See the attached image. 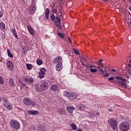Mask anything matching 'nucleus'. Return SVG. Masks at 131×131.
<instances>
[{
  "instance_id": "obj_9",
  "label": "nucleus",
  "mask_w": 131,
  "mask_h": 131,
  "mask_svg": "<svg viewBox=\"0 0 131 131\" xmlns=\"http://www.w3.org/2000/svg\"><path fill=\"white\" fill-rule=\"evenodd\" d=\"M7 67L8 69H9V70H10V71H12V70L14 69V64H13V62L11 61H7Z\"/></svg>"
},
{
  "instance_id": "obj_30",
  "label": "nucleus",
  "mask_w": 131,
  "mask_h": 131,
  "mask_svg": "<svg viewBox=\"0 0 131 131\" xmlns=\"http://www.w3.org/2000/svg\"><path fill=\"white\" fill-rule=\"evenodd\" d=\"M97 69L98 70V72H100L101 74H102V75H104V72H106V70L103 71L101 67H98Z\"/></svg>"
},
{
  "instance_id": "obj_26",
  "label": "nucleus",
  "mask_w": 131,
  "mask_h": 131,
  "mask_svg": "<svg viewBox=\"0 0 131 131\" xmlns=\"http://www.w3.org/2000/svg\"><path fill=\"white\" fill-rule=\"evenodd\" d=\"M54 7H55V5L51 6V8L52 9V10H51V12H52V13H53L54 14H57V9L54 8Z\"/></svg>"
},
{
  "instance_id": "obj_12",
  "label": "nucleus",
  "mask_w": 131,
  "mask_h": 131,
  "mask_svg": "<svg viewBox=\"0 0 131 131\" xmlns=\"http://www.w3.org/2000/svg\"><path fill=\"white\" fill-rule=\"evenodd\" d=\"M25 82L28 83V84H32L33 83V78L26 77L24 78Z\"/></svg>"
},
{
  "instance_id": "obj_33",
  "label": "nucleus",
  "mask_w": 131,
  "mask_h": 131,
  "mask_svg": "<svg viewBox=\"0 0 131 131\" xmlns=\"http://www.w3.org/2000/svg\"><path fill=\"white\" fill-rule=\"evenodd\" d=\"M55 26L56 27H58V28H61V23L59 22L55 21Z\"/></svg>"
},
{
  "instance_id": "obj_54",
  "label": "nucleus",
  "mask_w": 131,
  "mask_h": 131,
  "mask_svg": "<svg viewBox=\"0 0 131 131\" xmlns=\"http://www.w3.org/2000/svg\"><path fill=\"white\" fill-rule=\"evenodd\" d=\"M76 131H82V129L79 128Z\"/></svg>"
},
{
  "instance_id": "obj_51",
  "label": "nucleus",
  "mask_w": 131,
  "mask_h": 131,
  "mask_svg": "<svg viewBox=\"0 0 131 131\" xmlns=\"http://www.w3.org/2000/svg\"><path fill=\"white\" fill-rule=\"evenodd\" d=\"M112 71H113V72H116V70L114 69H112Z\"/></svg>"
},
{
  "instance_id": "obj_39",
  "label": "nucleus",
  "mask_w": 131,
  "mask_h": 131,
  "mask_svg": "<svg viewBox=\"0 0 131 131\" xmlns=\"http://www.w3.org/2000/svg\"><path fill=\"white\" fill-rule=\"evenodd\" d=\"M114 79H115V78L111 77L108 78V80L110 81V82H114L113 80H114Z\"/></svg>"
},
{
  "instance_id": "obj_56",
  "label": "nucleus",
  "mask_w": 131,
  "mask_h": 131,
  "mask_svg": "<svg viewBox=\"0 0 131 131\" xmlns=\"http://www.w3.org/2000/svg\"><path fill=\"white\" fill-rule=\"evenodd\" d=\"M128 9H129V11H130V12H131V7H129Z\"/></svg>"
},
{
  "instance_id": "obj_59",
  "label": "nucleus",
  "mask_w": 131,
  "mask_h": 131,
  "mask_svg": "<svg viewBox=\"0 0 131 131\" xmlns=\"http://www.w3.org/2000/svg\"><path fill=\"white\" fill-rule=\"evenodd\" d=\"M104 2H108V1H109V0H104Z\"/></svg>"
},
{
  "instance_id": "obj_32",
  "label": "nucleus",
  "mask_w": 131,
  "mask_h": 131,
  "mask_svg": "<svg viewBox=\"0 0 131 131\" xmlns=\"http://www.w3.org/2000/svg\"><path fill=\"white\" fill-rule=\"evenodd\" d=\"M9 83H10V85H12V86H13L14 83V79L10 78L9 79Z\"/></svg>"
},
{
  "instance_id": "obj_1",
  "label": "nucleus",
  "mask_w": 131,
  "mask_h": 131,
  "mask_svg": "<svg viewBox=\"0 0 131 131\" xmlns=\"http://www.w3.org/2000/svg\"><path fill=\"white\" fill-rule=\"evenodd\" d=\"M116 79H118V80L121 81H117V83L120 88H124L126 89L127 88V85L124 82H126V79L125 78H123L120 76H116Z\"/></svg>"
},
{
  "instance_id": "obj_61",
  "label": "nucleus",
  "mask_w": 131,
  "mask_h": 131,
  "mask_svg": "<svg viewBox=\"0 0 131 131\" xmlns=\"http://www.w3.org/2000/svg\"><path fill=\"white\" fill-rule=\"evenodd\" d=\"M130 25H131V19H130Z\"/></svg>"
},
{
  "instance_id": "obj_5",
  "label": "nucleus",
  "mask_w": 131,
  "mask_h": 131,
  "mask_svg": "<svg viewBox=\"0 0 131 131\" xmlns=\"http://www.w3.org/2000/svg\"><path fill=\"white\" fill-rule=\"evenodd\" d=\"M10 125L12 128H14L16 130L20 129V123L15 120H12L10 121Z\"/></svg>"
},
{
  "instance_id": "obj_27",
  "label": "nucleus",
  "mask_w": 131,
  "mask_h": 131,
  "mask_svg": "<svg viewBox=\"0 0 131 131\" xmlns=\"http://www.w3.org/2000/svg\"><path fill=\"white\" fill-rule=\"evenodd\" d=\"M42 63L43 61L42 60L39 59H37L36 60V64L38 66H40V65H42Z\"/></svg>"
},
{
  "instance_id": "obj_10",
  "label": "nucleus",
  "mask_w": 131,
  "mask_h": 131,
  "mask_svg": "<svg viewBox=\"0 0 131 131\" xmlns=\"http://www.w3.org/2000/svg\"><path fill=\"white\" fill-rule=\"evenodd\" d=\"M24 103L27 106H30L31 105V100L28 97H26L24 99Z\"/></svg>"
},
{
  "instance_id": "obj_36",
  "label": "nucleus",
  "mask_w": 131,
  "mask_h": 131,
  "mask_svg": "<svg viewBox=\"0 0 131 131\" xmlns=\"http://www.w3.org/2000/svg\"><path fill=\"white\" fill-rule=\"evenodd\" d=\"M3 101H4V103L3 105H5V104H6L7 103L9 102V101H8V99H7V98L3 97L2 98Z\"/></svg>"
},
{
  "instance_id": "obj_28",
  "label": "nucleus",
  "mask_w": 131,
  "mask_h": 131,
  "mask_svg": "<svg viewBox=\"0 0 131 131\" xmlns=\"http://www.w3.org/2000/svg\"><path fill=\"white\" fill-rule=\"evenodd\" d=\"M71 126L73 130H76V129H77V126H76V125L73 123L71 124Z\"/></svg>"
},
{
  "instance_id": "obj_60",
  "label": "nucleus",
  "mask_w": 131,
  "mask_h": 131,
  "mask_svg": "<svg viewBox=\"0 0 131 131\" xmlns=\"http://www.w3.org/2000/svg\"><path fill=\"white\" fill-rule=\"evenodd\" d=\"M0 102H2V98L0 97Z\"/></svg>"
},
{
  "instance_id": "obj_20",
  "label": "nucleus",
  "mask_w": 131,
  "mask_h": 131,
  "mask_svg": "<svg viewBox=\"0 0 131 131\" xmlns=\"http://www.w3.org/2000/svg\"><path fill=\"white\" fill-rule=\"evenodd\" d=\"M28 113L30 115H37L38 112L37 111H28Z\"/></svg>"
},
{
  "instance_id": "obj_4",
  "label": "nucleus",
  "mask_w": 131,
  "mask_h": 131,
  "mask_svg": "<svg viewBox=\"0 0 131 131\" xmlns=\"http://www.w3.org/2000/svg\"><path fill=\"white\" fill-rule=\"evenodd\" d=\"M108 123L112 126L114 130L117 128V121L115 118H110L108 120Z\"/></svg>"
},
{
  "instance_id": "obj_44",
  "label": "nucleus",
  "mask_w": 131,
  "mask_h": 131,
  "mask_svg": "<svg viewBox=\"0 0 131 131\" xmlns=\"http://www.w3.org/2000/svg\"><path fill=\"white\" fill-rule=\"evenodd\" d=\"M86 67H87V68H92V67H93V66H92V65L87 64H85Z\"/></svg>"
},
{
  "instance_id": "obj_52",
  "label": "nucleus",
  "mask_w": 131,
  "mask_h": 131,
  "mask_svg": "<svg viewBox=\"0 0 131 131\" xmlns=\"http://www.w3.org/2000/svg\"><path fill=\"white\" fill-rule=\"evenodd\" d=\"M108 111L110 112H112V111H113V110H112V108H110V109H108Z\"/></svg>"
},
{
  "instance_id": "obj_8",
  "label": "nucleus",
  "mask_w": 131,
  "mask_h": 131,
  "mask_svg": "<svg viewBox=\"0 0 131 131\" xmlns=\"http://www.w3.org/2000/svg\"><path fill=\"white\" fill-rule=\"evenodd\" d=\"M38 75L39 78H43L46 75V69L45 68H42L40 69V71L38 73Z\"/></svg>"
},
{
  "instance_id": "obj_57",
  "label": "nucleus",
  "mask_w": 131,
  "mask_h": 131,
  "mask_svg": "<svg viewBox=\"0 0 131 131\" xmlns=\"http://www.w3.org/2000/svg\"><path fill=\"white\" fill-rule=\"evenodd\" d=\"M61 16H62V12L60 13V17H61Z\"/></svg>"
},
{
  "instance_id": "obj_21",
  "label": "nucleus",
  "mask_w": 131,
  "mask_h": 131,
  "mask_svg": "<svg viewBox=\"0 0 131 131\" xmlns=\"http://www.w3.org/2000/svg\"><path fill=\"white\" fill-rule=\"evenodd\" d=\"M11 32L12 33L13 36H14V37H15V38H18V35H17V32L16 31V30L15 29H12Z\"/></svg>"
},
{
  "instance_id": "obj_34",
  "label": "nucleus",
  "mask_w": 131,
  "mask_h": 131,
  "mask_svg": "<svg viewBox=\"0 0 131 131\" xmlns=\"http://www.w3.org/2000/svg\"><path fill=\"white\" fill-rule=\"evenodd\" d=\"M128 67H129L128 68V74H129V75H131V64H127Z\"/></svg>"
},
{
  "instance_id": "obj_6",
  "label": "nucleus",
  "mask_w": 131,
  "mask_h": 131,
  "mask_svg": "<svg viewBox=\"0 0 131 131\" xmlns=\"http://www.w3.org/2000/svg\"><path fill=\"white\" fill-rule=\"evenodd\" d=\"M66 96L68 97V100L71 102H72L73 100H75L77 98L76 94L73 93L66 92Z\"/></svg>"
},
{
  "instance_id": "obj_55",
  "label": "nucleus",
  "mask_w": 131,
  "mask_h": 131,
  "mask_svg": "<svg viewBox=\"0 0 131 131\" xmlns=\"http://www.w3.org/2000/svg\"><path fill=\"white\" fill-rule=\"evenodd\" d=\"M129 63H128V64H131V59L129 60Z\"/></svg>"
},
{
  "instance_id": "obj_13",
  "label": "nucleus",
  "mask_w": 131,
  "mask_h": 131,
  "mask_svg": "<svg viewBox=\"0 0 131 131\" xmlns=\"http://www.w3.org/2000/svg\"><path fill=\"white\" fill-rule=\"evenodd\" d=\"M3 106L5 107V108H7V109H8L9 110H12V109H13V105L9 103V102L3 104Z\"/></svg>"
},
{
  "instance_id": "obj_24",
  "label": "nucleus",
  "mask_w": 131,
  "mask_h": 131,
  "mask_svg": "<svg viewBox=\"0 0 131 131\" xmlns=\"http://www.w3.org/2000/svg\"><path fill=\"white\" fill-rule=\"evenodd\" d=\"M58 112L59 115H65V110L63 108L60 109Z\"/></svg>"
},
{
  "instance_id": "obj_14",
  "label": "nucleus",
  "mask_w": 131,
  "mask_h": 131,
  "mask_svg": "<svg viewBox=\"0 0 131 131\" xmlns=\"http://www.w3.org/2000/svg\"><path fill=\"white\" fill-rule=\"evenodd\" d=\"M41 86L43 89V91H45V90H47L49 88V83L46 81H43L41 84Z\"/></svg>"
},
{
  "instance_id": "obj_62",
  "label": "nucleus",
  "mask_w": 131,
  "mask_h": 131,
  "mask_svg": "<svg viewBox=\"0 0 131 131\" xmlns=\"http://www.w3.org/2000/svg\"><path fill=\"white\" fill-rule=\"evenodd\" d=\"M82 65H83V63L82 62Z\"/></svg>"
},
{
  "instance_id": "obj_15",
  "label": "nucleus",
  "mask_w": 131,
  "mask_h": 131,
  "mask_svg": "<svg viewBox=\"0 0 131 131\" xmlns=\"http://www.w3.org/2000/svg\"><path fill=\"white\" fill-rule=\"evenodd\" d=\"M27 27L30 34H31V35H34L35 33H34V30H33V28L31 27L30 25H28Z\"/></svg>"
},
{
  "instance_id": "obj_42",
  "label": "nucleus",
  "mask_w": 131,
  "mask_h": 131,
  "mask_svg": "<svg viewBox=\"0 0 131 131\" xmlns=\"http://www.w3.org/2000/svg\"><path fill=\"white\" fill-rule=\"evenodd\" d=\"M75 54H76V55H79V52H78V51H77V50L74 49L73 50Z\"/></svg>"
},
{
  "instance_id": "obj_49",
  "label": "nucleus",
  "mask_w": 131,
  "mask_h": 131,
  "mask_svg": "<svg viewBox=\"0 0 131 131\" xmlns=\"http://www.w3.org/2000/svg\"><path fill=\"white\" fill-rule=\"evenodd\" d=\"M68 39H69V41H70V42H72V40H71V38H70V37H68Z\"/></svg>"
},
{
  "instance_id": "obj_40",
  "label": "nucleus",
  "mask_w": 131,
  "mask_h": 131,
  "mask_svg": "<svg viewBox=\"0 0 131 131\" xmlns=\"http://www.w3.org/2000/svg\"><path fill=\"white\" fill-rule=\"evenodd\" d=\"M90 71H91L92 73H94L95 72H97L98 70L96 69H90Z\"/></svg>"
},
{
  "instance_id": "obj_23",
  "label": "nucleus",
  "mask_w": 131,
  "mask_h": 131,
  "mask_svg": "<svg viewBox=\"0 0 131 131\" xmlns=\"http://www.w3.org/2000/svg\"><path fill=\"white\" fill-rule=\"evenodd\" d=\"M0 28L3 31L6 29V24L4 23H0Z\"/></svg>"
},
{
  "instance_id": "obj_46",
  "label": "nucleus",
  "mask_w": 131,
  "mask_h": 131,
  "mask_svg": "<svg viewBox=\"0 0 131 131\" xmlns=\"http://www.w3.org/2000/svg\"><path fill=\"white\" fill-rule=\"evenodd\" d=\"M82 61H84V62H86V61H88V59L85 58V57H83L81 60V62H82Z\"/></svg>"
},
{
  "instance_id": "obj_41",
  "label": "nucleus",
  "mask_w": 131,
  "mask_h": 131,
  "mask_svg": "<svg viewBox=\"0 0 131 131\" xmlns=\"http://www.w3.org/2000/svg\"><path fill=\"white\" fill-rule=\"evenodd\" d=\"M57 35L59 36V37H61V38H64V34L61 33H58Z\"/></svg>"
},
{
  "instance_id": "obj_19",
  "label": "nucleus",
  "mask_w": 131,
  "mask_h": 131,
  "mask_svg": "<svg viewBox=\"0 0 131 131\" xmlns=\"http://www.w3.org/2000/svg\"><path fill=\"white\" fill-rule=\"evenodd\" d=\"M51 90L52 91H53V92H59L60 90L58 88V86H56V85H52L51 86Z\"/></svg>"
},
{
  "instance_id": "obj_17",
  "label": "nucleus",
  "mask_w": 131,
  "mask_h": 131,
  "mask_svg": "<svg viewBox=\"0 0 131 131\" xmlns=\"http://www.w3.org/2000/svg\"><path fill=\"white\" fill-rule=\"evenodd\" d=\"M59 62H62V57L58 56L53 60V64H57Z\"/></svg>"
},
{
  "instance_id": "obj_31",
  "label": "nucleus",
  "mask_w": 131,
  "mask_h": 131,
  "mask_svg": "<svg viewBox=\"0 0 131 131\" xmlns=\"http://www.w3.org/2000/svg\"><path fill=\"white\" fill-rule=\"evenodd\" d=\"M26 67L28 70H31L32 69V66L29 63H27Z\"/></svg>"
},
{
  "instance_id": "obj_47",
  "label": "nucleus",
  "mask_w": 131,
  "mask_h": 131,
  "mask_svg": "<svg viewBox=\"0 0 131 131\" xmlns=\"http://www.w3.org/2000/svg\"><path fill=\"white\" fill-rule=\"evenodd\" d=\"M98 65H99V66H100L101 67L103 68V63L102 62L98 63Z\"/></svg>"
},
{
  "instance_id": "obj_18",
  "label": "nucleus",
  "mask_w": 131,
  "mask_h": 131,
  "mask_svg": "<svg viewBox=\"0 0 131 131\" xmlns=\"http://www.w3.org/2000/svg\"><path fill=\"white\" fill-rule=\"evenodd\" d=\"M75 109L74 106H68L67 107V110L69 113H73V111Z\"/></svg>"
},
{
  "instance_id": "obj_37",
  "label": "nucleus",
  "mask_w": 131,
  "mask_h": 131,
  "mask_svg": "<svg viewBox=\"0 0 131 131\" xmlns=\"http://www.w3.org/2000/svg\"><path fill=\"white\" fill-rule=\"evenodd\" d=\"M50 18L52 20V21H55V20H56V17L55 16V15L52 14L50 15Z\"/></svg>"
},
{
  "instance_id": "obj_25",
  "label": "nucleus",
  "mask_w": 131,
  "mask_h": 131,
  "mask_svg": "<svg viewBox=\"0 0 131 131\" xmlns=\"http://www.w3.org/2000/svg\"><path fill=\"white\" fill-rule=\"evenodd\" d=\"M86 108V106H85V105L84 104H81L80 106L78 107L79 110H80L81 111H83L84 109Z\"/></svg>"
},
{
  "instance_id": "obj_53",
  "label": "nucleus",
  "mask_w": 131,
  "mask_h": 131,
  "mask_svg": "<svg viewBox=\"0 0 131 131\" xmlns=\"http://www.w3.org/2000/svg\"><path fill=\"white\" fill-rule=\"evenodd\" d=\"M96 115H98V116H100V113L99 112H97L96 113Z\"/></svg>"
},
{
  "instance_id": "obj_16",
  "label": "nucleus",
  "mask_w": 131,
  "mask_h": 131,
  "mask_svg": "<svg viewBox=\"0 0 131 131\" xmlns=\"http://www.w3.org/2000/svg\"><path fill=\"white\" fill-rule=\"evenodd\" d=\"M35 90L37 91V92H43V89L41 86V84H35Z\"/></svg>"
},
{
  "instance_id": "obj_50",
  "label": "nucleus",
  "mask_w": 131,
  "mask_h": 131,
  "mask_svg": "<svg viewBox=\"0 0 131 131\" xmlns=\"http://www.w3.org/2000/svg\"><path fill=\"white\" fill-rule=\"evenodd\" d=\"M102 62H103V59H100V60L98 61V63H102Z\"/></svg>"
},
{
  "instance_id": "obj_58",
  "label": "nucleus",
  "mask_w": 131,
  "mask_h": 131,
  "mask_svg": "<svg viewBox=\"0 0 131 131\" xmlns=\"http://www.w3.org/2000/svg\"><path fill=\"white\" fill-rule=\"evenodd\" d=\"M129 4H131V0H129Z\"/></svg>"
},
{
  "instance_id": "obj_48",
  "label": "nucleus",
  "mask_w": 131,
  "mask_h": 131,
  "mask_svg": "<svg viewBox=\"0 0 131 131\" xmlns=\"http://www.w3.org/2000/svg\"><path fill=\"white\" fill-rule=\"evenodd\" d=\"M4 15V13L3 12H1L0 13V18H2L3 17Z\"/></svg>"
},
{
  "instance_id": "obj_7",
  "label": "nucleus",
  "mask_w": 131,
  "mask_h": 131,
  "mask_svg": "<svg viewBox=\"0 0 131 131\" xmlns=\"http://www.w3.org/2000/svg\"><path fill=\"white\" fill-rule=\"evenodd\" d=\"M35 11H36V7L34 5H31L28 9V13L31 15L34 14V13H35Z\"/></svg>"
},
{
  "instance_id": "obj_3",
  "label": "nucleus",
  "mask_w": 131,
  "mask_h": 131,
  "mask_svg": "<svg viewBox=\"0 0 131 131\" xmlns=\"http://www.w3.org/2000/svg\"><path fill=\"white\" fill-rule=\"evenodd\" d=\"M120 130L127 131L129 129V123L126 121L122 122L119 125Z\"/></svg>"
},
{
  "instance_id": "obj_29",
  "label": "nucleus",
  "mask_w": 131,
  "mask_h": 131,
  "mask_svg": "<svg viewBox=\"0 0 131 131\" xmlns=\"http://www.w3.org/2000/svg\"><path fill=\"white\" fill-rule=\"evenodd\" d=\"M7 54L8 55V57L10 58H14V55L11 53V51L9 49H7Z\"/></svg>"
},
{
  "instance_id": "obj_45",
  "label": "nucleus",
  "mask_w": 131,
  "mask_h": 131,
  "mask_svg": "<svg viewBox=\"0 0 131 131\" xmlns=\"http://www.w3.org/2000/svg\"><path fill=\"white\" fill-rule=\"evenodd\" d=\"M104 73H105V72H103V76H104V77H108V76H109V74L106 73L104 74Z\"/></svg>"
},
{
  "instance_id": "obj_38",
  "label": "nucleus",
  "mask_w": 131,
  "mask_h": 131,
  "mask_svg": "<svg viewBox=\"0 0 131 131\" xmlns=\"http://www.w3.org/2000/svg\"><path fill=\"white\" fill-rule=\"evenodd\" d=\"M19 82L20 85H21V86H25V85H26V84H25V82H24L23 81L19 80Z\"/></svg>"
},
{
  "instance_id": "obj_43",
  "label": "nucleus",
  "mask_w": 131,
  "mask_h": 131,
  "mask_svg": "<svg viewBox=\"0 0 131 131\" xmlns=\"http://www.w3.org/2000/svg\"><path fill=\"white\" fill-rule=\"evenodd\" d=\"M56 19L57 22H58V23L61 22V18H59V17L56 16Z\"/></svg>"
},
{
  "instance_id": "obj_35",
  "label": "nucleus",
  "mask_w": 131,
  "mask_h": 131,
  "mask_svg": "<svg viewBox=\"0 0 131 131\" xmlns=\"http://www.w3.org/2000/svg\"><path fill=\"white\" fill-rule=\"evenodd\" d=\"M4 78L0 76V84H4Z\"/></svg>"
},
{
  "instance_id": "obj_22",
  "label": "nucleus",
  "mask_w": 131,
  "mask_h": 131,
  "mask_svg": "<svg viewBox=\"0 0 131 131\" xmlns=\"http://www.w3.org/2000/svg\"><path fill=\"white\" fill-rule=\"evenodd\" d=\"M49 14H50V9L47 8L45 11V17L46 19H49Z\"/></svg>"
},
{
  "instance_id": "obj_11",
  "label": "nucleus",
  "mask_w": 131,
  "mask_h": 131,
  "mask_svg": "<svg viewBox=\"0 0 131 131\" xmlns=\"http://www.w3.org/2000/svg\"><path fill=\"white\" fill-rule=\"evenodd\" d=\"M62 62H59L56 66L55 69L56 71H61L62 69H63V68H62Z\"/></svg>"
},
{
  "instance_id": "obj_2",
  "label": "nucleus",
  "mask_w": 131,
  "mask_h": 131,
  "mask_svg": "<svg viewBox=\"0 0 131 131\" xmlns=\"http://www.w3.org/2000/svg\"><path fill=\"white\" fill-rule=\"evenodd\" d=\"M116 79H118V80L121 81H117V83L120 88H124L126 89L127 88V85L124 82H126V79L125 78H123L120 76H116Z\"/></svg>"
}]
</instances>
